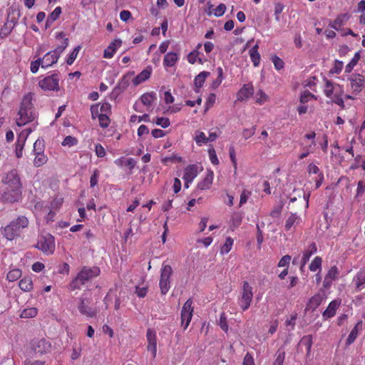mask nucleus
<instances>
[{
  "instance_id": "f257e3e1",
  "label": "nucleus",
  "mask_w": 365,
  "mask_h": 365,
  "mask_svg": "<svg viewBox=\"0 0 365 365\" xmlns=\"http://www.w3.org/2000/svg\"><path fill=\"white\" fill-rule=\"evenodd\" d=\"M76 307L80 314L86 318H93L98 312L91 293L83 292L76 300Z\"/></svg>"
},
{
  "instance_id": "f03ea898",
  "label": "nucleus",
  "mask_w": 365,
  "mask_h": 365,
  "mask_svg": "<svg viewBox=\"0 0 365 365\" xmlns=\"http://www.w3.org/2000/svg\"><path fill=\"white\" fill-rule=\"evenodd\" d=\"M101 271L98 267H83L69 284V289L72 291L81 288V285L99 275Z\"/></svg>"
},
{
  "instance_id": "7ed1b4c3",
  "label": "nucleus",
  "mask_w": 365,
  "mask_h": 365,
  "mask_svg": "<svg viewBox=\"0 0 365 365\" xmlns=\"http://www.w3.org/2000/svg\"><path fill=\"white\" fill-rule=\"evenodd\" d=\"M29 225V220L25 216H19L12 220L4 229V236L9 240H12L19 236L24 229Z\"/></svg>"
},
{
  "instance_id": "20e7f679",
  "label": "nucleus",
  "mask_w": 365,
  "mask_h": 365,
  "mask_svg": "<svg viewBox=\"0 0 365 365\" xmlns=\"http://www.w3.org/2000/svg\"><path fill=\"white\" fill-rule=\"evenodd\" d=\"M35 247L46 255H52L56 247L54 237L50 233L40 235Z\"/></svg>"
},
{
  "instance_id": "39448f33",
  "label": "nucleus",
  "mask_w": 365,
  "mask_h": 365,
  "mask_svg": "<svg viewBox=\"0 0 365 365\" xmlns=\"http://www.w3.org/2000/svg\"><path fill=\"white\" fill-rule=\"evenodd\" d=\"M60 76L57 73L48 75L38 81V86L43 91H58Z\"/></svg>"
},
{
  "instance_id": "423d86ee",
  "label": "nucleus",
  "mask_w": 365,
  "mask_h": 365,
  "mask_svg": "<svg viewBox=\"0 0 365 365\" xmlns=\"http://www.w3.org/2000/svg\"><path fill=\"white\" fill-rule=\"evenodd\" d=\"M22 195L21 187H0V200L4 202L14 203L18 202Z\"/></svg>"
},
{
  "instance_id": "0eeeda50",
  "label": "nucleus",
  "mask_w": 365,
  "mask_h": 365,
  "mask_svg": "<svg viewBox=\"0 0 365 365\" xmlns=\"http://www.w3.org/2000/svg\"><path fill=\"white\" fill-rule=\"evenodd\" d=\"M173 272V268L170 265L163 264L160 269V277L159 282L160 293L163 295L166 294L170 288V277Z\"/></svg>"
},
{
  "instance_id": "6e6552de",
  "label": "nucleus",
  "mask_w": 365,
  "mask_h": 365,
  "mask_svg": "<svg viewBox=\"0 0 365 365\" xmlns=\"http://www.w3.org/2000/svg\"><path fill=\"white\" fill-rule=\"evenodd\" d=\"M253 298L252 287L247 282H244L240 296L238 299V304L242 311H246L250 307Z\"/></svg>"
},
{
  "instance_id": "1a4fd4ad",
  "label": "nucleus",
  "mask_w": 365,
  "mask_h": 365,
  "mask_svg": "<svg viewBox=\"0 0 365 365\" xmlns=\"http://www.w3.org/2000/svg\"><path fill=\"white\" fill-rule=\"evenodd\" d=\"M193 301L191 298L188 299L183 304L181 310V324L184 329H186L192 318L194 307Z\"/></svg>"
},
{
  "instance_id": "9d476101",
  "label": "nucleus",
  "mask_w": 365,
  "mask_h": 365,
  "mask_svg": "<svg viewBox=\"0 0 365 365\" xmlns=\"http://www.w3.org/2000/svg\"><path fill=\"white\" fill-rule=\"evenodd\" d=\"M352 93L357 95L363 89L365 84L364 76L359 73H352L347 78Z\"/></svg>"
},
{
  "instance_id": "9b49d317",
  "label": "nucleus",
  "mask_w": 365,
  "mask_h": 365,
  "mask_svg": "<svg viewBox=\"0 0 365 365\" xmlns=\"http://www.w3.org/2000/svg\"><path fill=\"white\" fill-rule=\"evenodd\" d=\"M2 183L9 187H21L22 184L21 178L16 169H12L6 173L5 176L2 178Z\"/></svg>"
},
{
  "instance_id": "f8f14e48",
  "label": "nucleus",
  "mask_w": 365,
  "mask_h": 365,
  "mask_svg": "<svg viewBox=\"0 0 365 365\" xmlns=\"http://www.w3.org/2000/svg\"><path fill=\"white\" fill-rule=\"evenodd\" d=\"M324 93L327 98L331 100L332 98L342 96L344 93V88L342 86L338 83H334L329 80H326Z\"/></svg>"
},
{
  "instance_id": "ddd939ff",
  "label": "nucleus",
  "mask_w": 365,
  "mask_h": 365,
  "mask_svg": "<svg viewBox=\"0 0 365 365\" xmlns=\"http://www.w3.org/2000/svg\"><path fill=\"white\" fill-rule=\"evenodd\" d=\"M31 346L32 350L40 355L46 354L51 349V342L43 338L33 340Z\"/></svg>"
},
{
  "instance_id": "4468645a",
  "label": "nucleus",
  "mask_w": 365,
  "mask_h": 365,
  "mask_svg": "<svg viewBox=\"0 0 365 365\" xmlns=\"http://www.w3.org/2000/svg\"><path fill=\"white\" fill-rule=\"evenodd\" d=\"M18 115L19 118L16 119V125L19 127L26 125L35 118L34 110L20 108Z\"/></svg>"
},
{
  "instance_id": "2eb2a0df",
  "label": "nucleus",
  "mask_w": 365,
  "mask_h": 365,
  "mask_svg": "<svg viewBox=\"0 0 365 365\" xmlns=\"http://www.w3.org/2000/svg\"><path fill=\"white\" fill-rule=\"evenodd\" d=\"M148 341L147 350L150 351L153 358H155L157 354V336L155 331L152 329H148L146 332Z\"/></svg>"
},
{
  "instance_id": "dca6fc26",
  "label": "nucleus",
  "mask_w": 365,
  "mask_h": 365,
  "mask_svg": "<svg viewBox=\"0 0 365 365\" xmlns=\"http://www.w3.org/2000/svg\"><path fill=\"white\" fill-rule=\"evenodd\" d=\"M339 274V269L336 266H332L327 273L323 281L324 288L328 289L331 287L333 282L336 280Z\"/></svg>"
},
{
  "instance_id": "f3484780",
  "label": "nucleus",
  "mask_w": 365,
  "mask_h": 365,
  "mask_svg": "<svg viewBox=\"0 0 365 365\" xmlns=\"http://www.w3.org/2000/svg\"><path fill=\"white\" fill-rule=\"evenodd\" d=\"M58 58L59 56L53 51H49L43 58H41V67L43 68H48L56 63Z\"/></svg>"
},
{
  "instance_id": "a211bd4d",
  "label": "nucleus",
  "mask_w": 365,
  "mask_h": 365,
  "mask_svg": "<svg viewBox=\"0 0 365 365\" xmlns=\"http://www.w3.org/2000/svg\"><path fill=\"white\" fill-rule=\"evenodd\" d=\"M254 87L251 83L243 85L237 94V99L239 101H244L252 96Z\"/></svg>"
},
{
  "instance_id": "6ab92c4d",
  "label": "nucleus",
  "mask_w": 365,
  "mask_h": 365,
  "mask_svg": "<svg viewBox=\"0 0 365 365\" xmlns=\"http://www.w3.org/2000/svg\"><path fill=\"white\" fill-rule=\"evenodd\" d=\"M352 284L355 292L361 291L365 284V269H361L353 277Z\"/></svg>"
},
{
  "instance_id": "aec40b11",
  "label": "nucleus",
  "mask_w": 365,
  "mask_h": 365,
  "mask_svg": "<svg viewBox=\"0 0 365 365\" xmlns=\"http://www.w3.org/2000/svg\"><path fill=\"white\" fill-rule=\"evenodd\" d=\"M341 304L340 299L332 300L328 305L327 308L322 313L323 317L325 319L333 317L336 312L337 309Z\"/></svg>"
},
{
  "instance_id": "412c9836",
  "label": "nucleus",
  "mask_w": 365,
  "mask_h": 365,
  "mask_svg": "<svg viewBox=\"0 0 365 365\" xmlns=\"http://www.w3.org/2000/svg\"><path fill=\"white\" fill-rule=\"evenodd\" d=\"M180 55L176 52L167 53L163 58V66L165 68L173 67L179 61Z\"/></svg>"
},
{
  "instance_id": "4be33fe9",
  "label": "nucleus",
  "mask_w": 365,
  "mask_h": 365,
  "mask_svg": "<svg viewBox=\"0 0 365 365\" xmlns=\"http://www.w3.org/2000/svg\"><path fill=\"white\" fill-rule=\"evenodd\" d=\"M153 72V68L150 66H148L144 70H143L133 80V83L135 86H138L146 80H148Z\"/></svg>"
},
{
  "instance_id": "5701e85b",
  "label": "nucleus",
  "mask_w": 365,
  "mask_h": 365,
  "mask_svg": "<svg viewBox=\"0 0 365 365\" xmlns=\"http://www.w3.org/2000/svg\"><path fill=\"white\" fill-rule=\"evenodd\" d=\"M122 41L120 39H115L111 42L109 46L105 49L103 57L106 58H111L116 52V50L120 47Z\"/></svg>"
},
{
  "instance_id": "b1692460",
  "label": "nucleus",
  "mask_w": 365,
  "mask_h": 365,
  "mask_svg": "<svg viewBox=\"0 0 365 365\" xmlns=\"http://www.w3.org/2000/svg\"><path fill=\"white\" fill-rule=\"evenodd\" d=\"M197 175V167L196 165H190L184 170L182 179L187 182H192Z\"/></svg>"
},
{
  "instance_id": "393cba45",
  "label": "nucleus",
  "mask_w": 365,
  "mask_h": 365,
  "mask_svg": "<svg viewBox=\"0 0 365 365\" xmlns=\"http://www.w3.org/2000/svg\"><path fill=\"white\" fill-rule=\"evenodd\" d=\"M114 163L119 168H123V166L128 167L130 170H132L135 166L136 165L137 161L132 158L126 159L125 157L119 158L114 160Z\"/></svg>"
},
{
  "instance_id": "a878e982",
  "label": "nucleus",
  "mask_w": 365,
  "mask_h": 365,
  "mask_svg": "<svg viewBox=\"0 0 365 365\" xmlns=\"http://www.w3.org/2000/svg\"><path fill=\"white\" fill-rule=\"evenodd\" d=\"M210 75L208 71H202L194 79L195 91L196 93L200 92V89L202 87L205 83V79Z\"/></svg>"
},
{
  "instance_id": "bb28decb",
  "label": "nucleus",
  "mask_w": 365,
  "mask_h": 365,
  "mask_svg": "<svg viewBox=\"0 0 365 365\" xmlns=\"http://www.w3.org/2000/svg\"><path fill=\"white\" fill-rule=\"evenodd\" d=\"M214 178V173L209 170L204 179L197 184V189L200 190H207L210 187Z\"/></svg>"
},
{
  "instance_id": "cd10ccee",
  "label": "nucleus",
  "mask_w": 365,
  "mask_h": 365,
  "mask_svg": "<svg viewBox=\"0 0 365 365\" xmlns=\"http://www.w3.org/2000/svg\"><path fill=\"white\" fill-rule=\"evenodd\" d=\"M349 16L347 14L339 15L332 22L329 24V26L336 31H339L349 19Z\"/></svg>"
},
{
  "instance_id": "c85d7f7f",
  "label": "nucleus",
  "mask_w": 365,
  "mask_h": 365,
  "mask_svg": "<svg viewBox=\"0 0 365 365\" xmlns=\"http://www.w3.org/2000/svg\"><path fill=\"white\" fill-rule=\"evenodd\" d=\"M302 221L301 217L296 213H292L287 218L285 222L284 229L287 231L290 230L292 227H294L300 224Z\"/></svg>"
},
{
  "instance_id": "c756f323",
  "label": "nucleus",
  "mask_w": 365,
  "mask_h": 365,
  "mask_svg": "<svg viewBox=\"0 0 365 365\" xmlns=\"http://www.w3.org/2000/svg\"><path fill=\"white\" fill-rule=\"evenodd\" d=\"M259 45L256 43L249 51L250 59L255 67L259 66L260 63L261 56L258 51Z\"/></svg>"
},
{
  "instance_id": "7c9ffc66",
  "label": "nucleus",
  "mask_w": 365,
  "mask_h": 365,
  "mask_svg": "<svg viewBox=\"0 0 365 365\" xmlns=\"http://www.w3.org/2000/svg\"><path fill=\"white\" fill-rule=\"evenodd\" d=\"M317 250V246L315 243H312L309 245L307 250H305L303 253V256L302 258V266H304L306 263L309 261L310 257L314 254Z\"/></svg>"
},
{
  "instance_id": "2f4dec72",
  "label": "nucleus",
  "mask_w": 365,
  "mask_h": 365,
  "mask_svg": "<svg viewBox=\"0 0 365 365\" xmlns=\"http://www.w3.org/2000/svg\"><path fill=\"white\" fill-rule=\"evenodd\" d=\"M361 327H362V322L360 321L352 329V330L351 331V332L349 333L347 339H346V345H350L351 344H352L354 340L356 339L358 334H359V330L361 329Z\"/></svg>"
},
{
  "instance_id": "473e14b6",
  "label": "nucleus",
  "mask_w": 365,
  "mask_h": 365,
  "mask_svg": "<svg viewBox=\"0 0 365 365\" xmlns=\"http://www.w3.org/2000/svg\"><path fill=\"white\" fill-rule=\"evenodd\" d=\"M61 14V8L60 6H57L55 9L51 12V14L48 16L46 22V27H50L52 24L56 21Z\"/></svg>"
},
{
  "instance_id": "72a5a7b5",
  "label": "nucleus",
  "mask_w": 365,
  "mask_h": 365,
  "mask_svg": "<svg viewBox=\"0 0 365 365\" xmlns=\"http://www.w3.org/2000/svg\"><path fill=\"white\" fill-rule=\"evenodd\" d=\"M201 54L202 53L199 51H197V49L193 50L192 51H191L188 54V56H187V61L190 63H191V64H194L197 61L199 63L202 64L204 63V59H202L200 57Z\"/></svg>"
},
{
  "instance_id": "f704fd0d",
  "label": "nucleus",
  "mask_w": 365,
  "mask_h": 365,
  "mask_svg": "<svg viewBox=\"0 0 365 365\" xmlns=\"http://www.w3.org/2000/svg\"><path fill=\"white\" fill-rule=\"evenodd\" d=\"M33 96L34 94L29 93L25 95L21 101L20 108H24L26 110H33Z\"/></svg>"
},
{
  "instance_id": "c9c22d12",
  "label": "nucleus",
  "mask_w": 365,
  "mask_h": 365,
  "mask_svg": "<svg viewBox=\"0 0 365 365\" xmlns=\"http://www.w3.org/2000/svg\"><path fill=\"white\" fill-rule=\"evenodd\" d=\"M14 24L12 21H6L0 29V37L4 38L7 37L12 31Z\"/></svg>"
},
{
  "instance_id": "e433bc0d",
  "label": "nucleus",
  "mask_w": 365,
  "mask_h": 365,
  "mask_svg": "<svg viewBox=\"0 0 365 365\" xmlns=\"http://www.w3.org/2000/svg\"><path fill=\"white\" fill-rule=\"evenodd\" d=\"M156 93L154 92L144 93L140 97L142 103L146 106H151L152 103L156 100Z\"/></svg>"
},
{
  "instance_id": "4c0bfd02",
  "label": "nucleus",
  "mask_w": 365,
  "mask_h": 365,
  "mask_svg": "<svg viewBox=\"0 0 365 365\" xmlns=\"http://www.w3.org/2000/svg\"><path fill=\"white\" fill-rule=\"evenodd\" d=\"M34 154L35 155L34 160V165L35 167H41L46 163L48 158L44 153H36Z\"/></svg>"
},
{
  "instance_id": "58836bf2",
  "label": "nucleus",
  "mask_w": 365,
  "mask_h": 365,
  "mask_svg": "<svg viewBox=\"0 0 365 365\" xmlns=\"http://www.w3.org/2000/svg\"><path fill=\"white\" fill-rule=\"evenodd\" d=\"M20 289L24 292H29L33 289V282L30 278H24L19 283Z\"/></svg>"
},
{
  "instance_id": "ea45409f",
  "label": "nucleus",
  "mask_w": 365,
  "mask_h": 365,
  "mask_svg": "<svg viewBox=\"0 0 365 365\" xmlns=\"http://www.w3.org/2000/svg\"><path fill=\"white\" fill-rule=\"evenodd\" d=\"M360 58V54L359 52H356L350 62L345 66V73H350L353 70L354 67L357 64L358 61Z\"/></svg>"
},
{
  "instance_id": "a19ab883",
  "label": "nucleus",
  "mask_w": 365,
  "mask_h": 365,
  "mask_svg": "<svg viewBox=\"0 0 365 365\" xmlns=\"http://www.w3.org/2000/svg\"><path fill=\"white\" fill-rule=\"evenodd\" d=\"M322 262V259L320 257H315L314 259L311 262V264H309V270L312 272H316L317 270L321 272Z\"/></svg>"
},
{
  "instance_id": "79ce46f5",
  "label": "nucleus",
  "mask_w": 365,
  "mask_h": 365,
  "mask_svg": "<svg viewBox=\"0 0 365 365\" xmlns=\"http://www.w3.org/2000/svg\"><path fill=\"white\" fill-rule=\"evenodd\" d=\"M194 139L197 145L199 146L207 143V137H206L205 134L202 131H196Z\"/></svg>"
},
{
  "instance_id": "37998d69",
  "label": "nucleus",
  "mask_w": 365,
  "mask_h": 365,
  "mask_svg": "<svg viewBox=\"0 0 365 365\" xmlns=\"http://www.w3.org/2000/svg\"><path fill=\"white\" fill-rule=\"evenodd\" d=\"M285 359V351L284 349L279 348L276 353V359L272 365H283Z\"/></svg>"
},
{
  "instance_id": "c03bdc74",
  "label": "nucleus",
  "mask_w": 365,
  "mask_h": 365,
  "mask_svg": "<svg viewBox=\"0 0 365 365\" xmlns=\"http://www.w3.org/2000/svg\"><path fill=\"white\" fill-rule=\"evenodd\" d=\"M322 297L320 294L314 295L309 301V307L311 309H315L322 302Z\"/></svg>"
},
{
  "instance_id": "a18cd8bd",
  "label": "nucleus",
  "mask_w": 365,
  "mask_h": 365,
  "mask_svg": "<svg viewBox=\"0 0 365 365\" xmlns=\"http://www.w3.org/2000/svg\"><path fill=\"white\" fill-rule=\"evenodd\" d=\"M21 276V271L19 269H13L9 272L6 278L9 282H14Z\"/></svg>"
},
{
  "instance_id": "49530a36",
  "label": "nucleus",
  "mask_w": 365,
  "mask_h": 365,
  "mask_svg": "<svg viewBox=\"0 0 365 365\" xmlns=\"http://www.w3.org/2000/svg\"><path fill=\"white\" fill-rule=\"evenodd\" d=\"M37 313L38 310L36 308L30 307L25 309L21 314L20 317L21 318H33L37 315Z\"/></svg>"
},
{
  "instance_id": "de8ad7c7",
  "label": "nucleus",
  "mask_w": 365,
  "mask_h": 365,
  "mask_svg": "<svg viewBox=\"0 0 365 365\" xmlns=\"http://www.w3.org/2000/svg\"><path fill=\"white\" fill-rule=\"evenodd\" d=\"M233 240L228 237L226 238L225 242L224 245L221 247L220 252L223 254H227L232 249V247L233 245Z\"/></svg>"
},
{
  "instance_id": "09e8293b",
  "label": "nucleus",
  "mask_w": 365,
  "mask_h": 365,
  "mask_svg": "<svg viewBox=\"0 0 365 365\" xmlns=\"http://www.w3.org/2000/svg\"><path fill=\"white\" fill-rule=\"evenodd\" d=\"M26 140H22L21 138L18 137L17 142L16 143V155L17 158H21L23 155V150L25 145Z\"/></svg>"
},
{
  "instance_id": "8fccbe9b",
  "label": "nucleus",
  "mask_w": 365,
  "mask_h": 365,
  "mask_svg": "<svg viewBox=\"0 0 365 365\" xmlns=\"http://www.w3.org/2000/svg\"><path fill=\"white\" fill-rule=\"evenodd\" d=\"M315 145H316L315 142L312 141L309 145L304 146L303 147L304 152L299 155V158L302 160V159H304L306 157H307L312 152V148L314 147Z\"/></svg>"
},
{
  "instance_id": "3c124183",
  "label": "nucleus",
  "mask_w": 365,
  "mask_h": 365,
  "mask_svg": "<svg viewBox=\"0 0 365 365\" xmlns=\"http://www.w3.org/2000/svg\"><path fill=\"white\" fill-rule=\"evenodd\" d=\"M81 48V46H77L76 47H75V48L73 50V51L70 53V54L68 55V57L66 60V63L68 65L73 64V63L76 60Z\"/></svg>"
},
{
  "instance_id": "603ef678",
  "label": "nucleus",
  "mask_w": 365,
  "mask_h": 365,
  "mask_svg": "<svg viewBox=\"0 0 365 365\" xmlns=\"http://www.w3.org/2000/svg\"><path fill=\"white\" fill-rule=\"evenodd\" d=\"M77 143L78 140L76 138L71 135H68L64 138L61 144L63 146H67L70 148L77 145Z\"/></svg>"
},
{
  "instance_id": "864d4df0",
  "label": "nucleus",
  "mask_w": 365,
  "mask_h": 365,
  "mask_svg": "<svg viewBox=\"0 0 365 365\" xmlns=\"http://www.w3.org/2000/svg\"><path fill=\"white\" fill-rule=\"evenodd\" d=\"M68 38H64L63 41L61 42V43L60 45H58L54 50L53 51L58 54V56L60 57L61 54L63 53V51L67 48V46H68Z\"/></svg>"
},
{
  "instance_id": "5fc2aeb1",
  "label": "nucleus",
  "mask_w": 365,
  "mask_h": 365,
  "mask_svg": "<svg viewBox=\"0 0 365 365\" xmlns=\"http://www.w3.org/2000/svg\"><path fill=\"white\" fill-rule=\"evenodd\" d=\"M99 125L103 128L108 127L110 119L106 113H101L98 118Z\"/></svg>"
},
{
  "instance_id": "6e6d98bb",
  "label": "nucleus",
  "mask_w": 365,
  "mask_h": 365,
  "mask_svg": "<svg viewBox=\"0 0 365 365\" xmlns=\"http://www.w3.org/2000/svg\"><path fill=\"white\" fill-rule=\"evenodd\" d=\"M33 153H44V144L43 140L37 139L34 143Z\"/></svg>"
},
{
  "instance_id": "4d7b16f0",
  "label": "nucleus",
  "mask_w": 365,
  "mask_h": 365,
  "mask_svg": "<svg viewBox=\"0 0 365 365\" xmlns=\"http://www.w3.org/2000/svg\"><path fill=\"white\" fill-rule=\"evenodd\" d=\"M267 96L266 95L265 93H264L262 91L259 90V91H257L255 94V101L256 103H257L258 104H263L264 103H265L267 100Z\"/></svg>"
},
{
  "instance_id": "13d9d810",
  "label": "nucleus",
  "mask_w": 365,
  "mask_h": 365,
  "mask_svg": "<svg viewBox=\"0 0 365 365\" xmlns=\"http://www.w3.org/2000/svg\"><path fill=\"white\" fill-rule=\"evenodd\" d=\"M272 61L274 66V68L279 71L284 68V61L277 56L274 55L272 57Z\"/></svg>"
},
{
  "instance_id": "bf43d9fd",
  "label": "nucleus",
  "mask_w": 365,
  "mask_h": 365,
  "mask_svg": "<svg viewBox=\"0 0 365 365\" xmlns=\"http://www.w3.org/2000/svg\"><path fill=\"white\" fill-rule=\"evenodd\" d=\"M301 344L304 345L307 352H309L312 346V336L311 335L304 336L301 340Z\"/></svg>"
},
{
  "instance_id": "052dcab7",
  "label": "nucleus",
  "mask_w": 365,
  "mask_h": 365,
  "mask_svg": "<svg viewBox=\"0 0 365 365\" xmlns=\"http://www.w3.org/2000/svg\"><path fill=\"white\" fill-rule=\"evenodd\" d=\"M284 7L282 3L277 2L274 4V16L277 21H279L280 14L282 12Z\"/></svg>"
},
{
  "instance_id": "680f3d73",
  "label": "nucleus",
  "mask_w": 365,
  "mask_h": 365,
  "mask_svg": "<svg viewBox=\"0 0 365 365\" xmlns=\"http://www.w3.org/2000/svg\"><path fill=\"white\" fill-rule=\"evenodd\" d=\"M155 123L158 125H160V127H162L163 128H168L170 124L169 118H164V117L157 118V119L155 120Z\"/></svg>"
},
{
  "instance_id": "e2e57ef3",
  "label": "nucleus",
  "mask_w": 365,
  "mask_h": 365,
  "mask_svg": "<svg viewBox=\"0 0 365 365\" xmlns=\"http://www.w3.org/2000/svg\"><path fill=\"white\" fill-rule=\"evenodd\" d=\"M343 66H344V64H343L342 61L336 60L334 62V66L331 69L330 72L331 73L339 74L342 71Z\"/></svg>"
},
{
  "instance_id": "0e129e2a",
  "label": "nucleus",
  "mask_w": 365,
  "mask_h": 365,
  "mask_svg": "<svg viewBox=\"0 0 365 365\" xmlns=\"http://www.w3.org/2000/svg\"><path fill=\"white\" fill-rule=\"evenodd\" d=\"M208 155H209L210 160L213 165H216L219 164V160L217 158L216 152L214 148H209Z\"/></svg>"
},
{
  "instance_id": "69168bd1",
  "label": "nucleus",
  "mask_w": 365,
  "mask_h": 365,
  "mask_svg": "<svg viewBox=\"0 0 365 365\" xmlns=\"http://www.w3.org/2000/svg\"><path fill=\"white\" fill-rule=\"evenodd\" d=\"M314 96L308 91H304L300 96V103H305L310 101Z\"/></svg>"
},
{
  "instance_id": "338daca9",
  "label": "nucleus",
  "mask_w": 365,
  "mask_h": 365,
  "mask_svg": "<svg viewBox=\"0 0 365 365\" xmlns=\"http://www.w3.org/2000/svg\"><path fill=\"white\" fill-rule=\"evenodd\" d=\"M252 192L247 190H244L240 195V206L245 204L248 198L251 196Z\"/></svg>"
},
{
  "instance_id": "774afa93",
  "label": "nucleus",
  "mask_w": 365,
  "mask_h": 365,
  "mask_svg": "<svg viewBox=\"0 0 365 365\" xmlns=\"http://www.w3.org/2000/svg\"><path fill=\"white\" fill-rule=\"evenodd\" d=\"M365 191V182L364 180H359L357 184L356 197L361 196Z\"/></svg>"
}]
</instances>
